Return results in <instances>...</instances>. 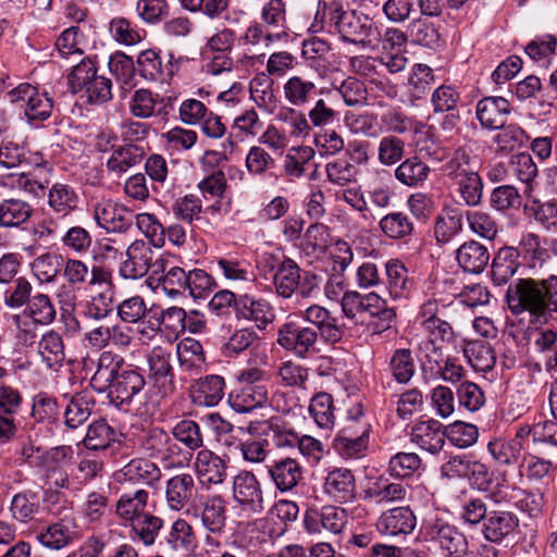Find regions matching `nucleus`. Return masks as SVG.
<instances>
[{"instance_id":"f257e3e1","label":"nucleus","mask_w":557,"mask_h":557,"mask_svg":"<svg viewBox=\"0 0 557 557\" xmlns=\"http://www.w3.org/2000/svg\"><path fill=\"white\" fill-rule=\"evenodd\" d=\"M521 267L513 246H503L492 259L491 281L495 286L507 285L505 302L512 315L528 314L531 324L547 323L557 315V275L513 278Z\"/></svg>"},{"instance_id":"f03ea898","label":"nucleus","mask_w":557,"mask_h":557,"mask_svg":"<svg viewBox=\"0 0 557 557\" xmlns=\"http://www.w3.org/2000/svg\"><path fill=\"white\" fill-rule=\"evenodd\" d=\"M90 386L99 394L107 393L110 403L123 408L145 388L146 380L140 370L126 364L121 355L106 350L98 358Z\"/></svg>"},{"instance_id":"7ed1b4c3","label":"nucleus","mask_w":557,"mask_h":557,"mask_svg":"<svg viewBox=\"0 0 557 557\" xmlns=\"http://www.w3.org/2000/svg\"><path fill=\"white\" fill-rule=\"evenodd\" d=\"M322 27L331 34H337L343 42L362 49H375L381 39L380 28L369 15L356 10H344L337 4L324 11Z\"/></svg>"},{"instance_id":"20e7f679","label":"nucleus","mask_w":557,"mask_h":557,"mask_svg":"<svg viewBox=\"0 0 557 557\" xmlns=\"http://www.w3.org/2000/svg\"><path fill=\"white\" fill-rule=\"evenodd\" d=\"M268 376L258 367L243 369L236 375V386L230 392L227 401L238 413H248L262 408L269 396Z\"/></svg>"},{"instance_id":"39448f33","label":"nucleus","mask_w":557,"mask_h":557,"mask_svg":"<svg viewBox=\"0 0 557 557\" xmlns=\"http://www.w3.org/2000/svg\"><path fill=\"white\" fill-rule=\"evenodd\" d=\"M445 172L463 205L468 207L481 205L484 183L478 170L474 169L470 154L465 149L459 148L454 152L445 164Z\"/></svg>"},{"instance_id":"423d86ee","label":"nucleus","mask_w":557,"mask_h":557,"mask_svg":"<svg viewBox=\"0 0 557 557\" xmlns=\"http://www.w3.org/2000/svg\"><path fill=\"white\" fill-rule=\"evenodd\" d=\"M151 385L147 392V400L141 413L153 414L160 401L175 391L174 370L171 364V352L161 346L153 347L147 356Z\"/></svg>"},{"instance_id":"0eeeda50","label":"nucleus","mask_w":557,"mask_h":557,"mask_svg":"<svg viewBox=\"0 0 557 557\" xmlns=\"http://www.w3.org/2000/svg\"><path fill=\"white\" fill-rule=\"evenodd\" d=\"M139 451L150 459H158L166 467L183 468L189 463L193 454L181 448L162 428L154 426L138 435Z\"/></svg>"},{"instance_id":"6e6552de","label":"nucleus","mask_w":557,"mask_h":557,"mask_svg":"<svg viewBox=\"0 0 557 557\" xmlns=\"http://www.w3.org/2000/svg\"><path fill=\"white\" fill-rule=\"evenodd\" d=\"M318 332L302 323L294 313L288 314L277 327L276 343L285 351L300 359H307L317 351Z\"/></svg>"},{"instance_id":"1a4fd4ad","label":"nucleus","mask_w":557,"mask_h":557,"mask_svg":"<svg viewBox=\"0 0 557 557\" xmlns=\"http://www.w3.org/2000/svg\"><path fill=\"white\" fill-rule=\"evenodd\" d=\"M422 532L425 541L437 545L450 557H463L468 552L466 535L444 519L428 520L423 524Z\"/></svg>"},{"instance_id":"9d476101","label":"nucleus","mask_w":557,"mask_h":557,"mask_svg":"<svg viewBox=\"0 0 557 557\" xmlns=\"http://www.w3.org/2000/svg\"><path fill=\"white\" fill-rule=\"evenodd\" d=\"M8 96L12 103H24V114L30 123L47 121L52 114V97L28 83H22L11 89Z\"/></svg>"},{"instance_id":"9b49d317","label":"nucleus","mask_w":557,"mask_h":557,"mask_svg":"<svg viewBox=\"0 0 557 557\" xmlns=\"http://www.w3.org/2000/svg\"><path fill=\"white\" fill-rule=\"evenodd\" d=\"M296 315L302 323L315 329L318 337H321L326 344H338L346 335L345 325L339 323L338 318L333 315L329 309L320 305H311Z\"/></svg>"},{"instance_id":"f8f14e48","label":"nucleus","mask_w":557,"mask_h":557,"mask_svg":"<svg viewBox=\"0 0 557 557\" xmlns=\"http://www.w3.org/2000/svg\"><path fill=\"white\" fill-rule=\"evenodd\" d=\"M72 446L61 445L47 450L42 456L46 484L63 490L72 488L69 469L73 466Z\"/></svg>"},{"instance_id":"ddd939ff","label":"nucleus","mask_w":557,"mask_h":557,"mask_svg":"<svg viewBox=\"0 0 557 557\" xmlns=\"http://www.w3.org/2000/svg\"><path fill=\"white\" fill-rule=\"evenodd\" d=\"M181 61L182 58L175 59L172 52L161 55L159 51L148 49L137 57V73L147 81H164L174 76Z\"/></svg>"},{"instance_id":"4468645a","label":"nucleus","mask_w":557,"mask_h":557,"mask_svg":"<svg viewBox=\"0 0 557 557\" xmlns=\"http://www.w3.org/2000/svg\"><path fill=\"white\" fill-rule=\"evenodd\" d=\"M233 497L243 510L260 513L264 509L261 483L250 471H240L233 479Z\"/></svg>"},{"instance_id":"2eb2a0df","label":"nucleus","mask_w":557,"mask_h":557,"mask_svg":"<svg viewBox=\"0 0 557 557\" xmlns=\"http://www.w3.org/2000/svg\"><path fill=\"white\" fill-rule=\"evenodd\" d=\"M97 224L111 233H125L133 226V213L111 199H102L94 206Z\"/></svg>"},{"instance_id":"dca6fc26","label":"nucleus","mask_w":557,"mask_h":557,"mask_svg":"<svg viewBox=\"0 0 557 557\" xmlns=\"http://www.w3.org/2000/svg\"><path fill=\"white\" fill-rule=\"evenodd\" d=\"M154 251L150 244L143 240H134L125 251V259L119 268L120 275L125 280H138L144 277L151 267V258Z\"/></svg>"},{"instance_id":"f3484780","label":"nucleus","mask_w":557,"mask_h":557,"mask_svg":"<svg viewBox=\"0 0 557 557\" xmlns=\"http://www.w3.org/2000/svg\"><path fill=\"white\" fill-rule=\"evenodd\" d=\"M275 310L271 302L250 294L239 295L236 319L253 323L259 331H264L275 320Z\"/></svg>"},{"instance_id":"a211bd4d","label":"nucleus","mask_w":557,"mask_h":557,"mask_svg":"<svg viewBox=\"0 0 557 557\" xmlns=\"http://www.w3.org/2000/svg\"><path fill=\"white\" fill-rule=\"evenodd\" d=\"M305 528L309 533H321L323 530L339 534L347 523V512L337 506H323L320 510L306 513Z\"/></svg>"},{"instance_id":"6ab92c4d","label":"nucleus","mask_w":557,"mask_h":557,"mask_svg":"<svg viewBox=\"0 0 557 557\" xmlns=\"http://www.w3.org/2000/svg\"><path fill=\"white\" fill-rule=\"evenodd\" d=\"M76 529L75 518H57L54 522L37 531L36 539L42 546L52 550H60L73 542Z\"/></svg>"},{"instance_id":"aec40b11","label":"nucleus","mask_w":557,"mask_h":557,"mask_svg":"<svg viewBox=\"0 0 557 557\" xmlns=\"http://www.w3.org/2000/svg\"><path fill=\"white\" fill-rule=\"evenodd\" d=\"M356 479L349 469L334 468L324 478L323 492L335 503L352 502L356 497Z\"/></svg>"},{"instance_id":"412c9836","label":"nucleus","mask_w":557,"mask_h":557,"mask_svg":"<svg viewBox=\"0 0 557 557\" xmlns=\"http://www.w3.org/2000/svg\"><path fill=\"white\" fill-rule=\"evenodd\" d=\"M225 387L223 376L209 374L195 381L189 388V395L196 406L215 407L225 396Z\"/></svg>"},{"instance_id":"4be33fe9","label":"nucleus","mask_w":557,"mask_h":557,"mask_svg":"<svg viewBox=\"0 0 557 557\" xmlns=\"http://www.w3.org/2000/svg\"><path fill=\"white\" fill-rule=\"evenodd\" d=\"M267 468L269 476L281 493L293 491L304 479V468L296 458L283 457Z\"/></svg>"},{"instance_id":"5701e85b","label":"nucleus","mask_w":557,"mask_h":557,"mask_svg":"<svg viewBox=\"0 0 557 557\" xmlns=\"http://www.w3.org/2000/svg\"><path fill=\"white\" fill-rule=\"evenodd\" d=\"M417 524V518L408 506L388 509L380 516L376 528L380 533L389 536L410 534Z\"/></svg>"},{"instance_id":"b1692460","label":"nucleus","mask_w":557,"mask_h":557,"mask_svg":"<svg viewBox=\"0 0 557 557\" xmlns=\"http://www.w3.org/2000/svg\"><path fill=\"white\" fill-rule=\"evenodd\" d=\"M446 428L434 419L416 423L410 432L411 442L430 454L442 450L446 440Z\"/></svg>"},{"instance_id":"393cba45","label":"nucleus","mask_w":557,"mask_h":557,"mask_svg":"<svg viewBox=\"0 0 557 557\" xmlns=\"http://www.w3.org/2000/svg\"><path fill=\"white\" fill-rule=\"evenodd\" d=\"M510 111V103L503 97H484L476 103V117L486 129L502 128Z\"/></svg>"},{"instance_id":"a878e982","label":"nucleus","mask_w":557,"mask_h":557,"mask_svg":"<svg viewBox=\"0 0 557 557\" xmlns=\"http://www.w3.org/2000/svg\"><path fill=\"white\" fill-rule=\"evenodd\" d=\"M285 100L297 108L305 107L324 94L317 83L302 76L293 75L283 85Z\"/></svg>"},{"instance_id":"bb28decb","label":"nucleus","mask_w":557,"mask_h":557,"mask_svg":"<svg viewBox=\"0 0 557 557\" xmlns=\"http://www.w3.org/2000/svg\"><path fill=\"white\" fill-rule=\"evenodd\" d=\"M194 467L199 480L207 484H221L227 475V463L209 449L197 453Z\"/></svg>"},{"instance_id":"cd10ccee","label":"nucleus","mask_w":557,"mask_h":557,"mask_svg":"<svg viewBox=\"0 0 557 557\" xmlns=\"http://www.w3.org/2000/svg\"><path fill=\"white\" fill-rule=\"evenodd\" d=\"M513 249L517 259L529 270L542 268L549 257L547 249L542 247L540 236L532 232L522 234Z\"/></svg>"},{"instance_id":"c85d7f7f","label":"nucleus","mask_w":557,"mask_h":557,"mask_svg":"<svg viewBox=\"0 0 557 557\" xmlns=\"http://www.w3.org/2000/svg\"><path fill=\"white\" fill-rule=\"evenodd\" d=\"M519 525V519L511 511L491 510L483 522V535L490 542H500Z\"/></svg>"},{"instance_id":"c756f323","label":"nucleus","mask_w":557,"mask_h":557,"mask_svg":"<svg viewBox=\"0 0 557 557\" xmlns=\"http://www.w3.org/2000/svg\"><path fill=\"white\" fill-rule=\"evenodd\" d=\"M456 259L463 271L480 274L488 264L491 256L485 245L470 239L457 249Z\"/></svg>"},{"instance_id":"7c9ffc66","label":"nucleus","mask_w":557,"mask_h":557,"mask_svg":"<svg viewBox=\"0 0 557 557\" xmlns=\"http://www.w3.org/2000/svg\"><path fill=\"white\" fill-rule=\"evenodd\" d=\"M37 352L48 369L57 370L65 360V345L62 335L50 329L37 342Z\"/></svg>"},{"instance_id":"2f4dec72","label":"nucleus","mask_w":557,"mask_h":557,"mask_svg":"<svg viewBox=\"0 0 557 557\" xmlns=\"http://www.w3.org/2000/svg\"><path fill=\"white\" fill-rule=\"evenodd\" d=\"M180 370L189 376L199 374L206 366L202 345L195 338H184L176 346Z\"/></svg>"},{"instance_id":"473e14b6","label":"nucleus","mask_w":557,"mask_h":557,"mask_svg":"<svg viewBox=\"0 0 557 557\" xmlns=\"http://www.w3.org/2000/svg\"><path fill=\"white\" fill-rule=\"evenodd\" d=\"M301 271L302 269L298 263L289 257H284L276 264L273 285L280 297L288 299L296 293Z\"/></svg>"},{"instance_id":"72a5a7b5","label":"nucleus","mask_w":557,"mask_h":557,"mask_svg":"<svg viewBox=\"0 0 557 557\" xmlns=\"http://www.w3.org/2000/svg\"><path fill=\"white\" fill-rule=\"evenodd\" d=\"M195 492L196 487L193 475L181 473L168 480L165 499L172 510L178 511L187 505Z\"/></svg>"},{"instance_id":"f704fd0d","label":"nucleus","mask_w":557,"mask_h":557,"mask_svg":"<svg viewBox=\"0 0 557 557\" xmlns=\"http://www.w3.org/2000/svg\"><path fill=\"white\" fill-rule=\"evenodd\" d=\"M79 202L78 194L69 184L54 183L48 191V207L59 218H66L74 212Z\"/></svg>"},{"instance_id":"c9c22d12","label":"nucleus","mask_w":557,"mask_h":557,"mask_svg":"<svg viewBox=\"0 0 557 557\" xmlns=\"http://www.w3.org/2000/svg\"><path fill=\"white\" fill-rule=\"evenodd\" d=\"M149 494L144 488L124 492L115 504V513L124 522L131 523L146 513Z\"/></svg>"},{"instance_id":"e433bc0d","label":"nucleus","mask_w":557,"mask_h":557,"mask_svg":"<svg viewBox=\"0 0 557 557\" xmlns=\"http://www.w3.org/2000/svg\"><path fill=\"white\" fill-rule=\"evenodd\" d=\"M34 213L33 206L21 198H5L0 201V227H22Z\"/></svg>"},{"instance_id":"4c0bfd02","label":"nucleus","mask_w":557,"mask_h":557,"mask_svg":"<svg viewBox=\"0 0 557 557\" xmlns=\"http://www.w3.org/2000/svg\"><path fill=\"white\" fill-rule=\"evenodd\" d=\"M366 315L375 319L373 322H367V324L373 333L381 334L392 327L396 319V311L388 307L379 295L369 293L367 294Z\"/></svg>"},{"instance_id":"58836bf2","label":"nucleus","mask_w":557,"mask_h":557,"mask_svg":"<svg viewBox=\"0 0 557 557\" xmlns=\"http://www.w3.org/2000/svg\"><path fill=\"white\" fill-rule=\"evenodd\" d=\"M202 527L211 534H222L226 527V502L220 495L207 497L200 513Z\"/></svg>"},{"instance_id":"ea45409f","label":"nucleus","mask_w":557,"mask_h":557,"mask_svg":"<svg viewBox=\"0 0 557 557\" xmlns=\"http://www.w3.org/2000/svg\"><path fill=\"white\" fill-rule=\"evenodd\" d=\"M121 472L125 480L140 482L151 487L162 478L159 466L148 458L132 459L121 469Z\"/></svg>"},{"instance_id":"a19ab883","label":"nucleus","mask_w":557,"mask_h":557,"mask_svg":"<svg viewBox=\"0 0 557 557\" xmlns=\"http://www.w3.org/2000/svg\"><path fill=\"white\" fill-rule=\"evenodd\" d=\"M146 151L141 145L127 144L113 149L106 166L109 172L121 175L131 168L139 164Z\"/></svg>"},{"instance_id":"79ce46f5","label":"nucleus","mask_w":557,"mask_h":557,"mask_svg":"<svg viewBox=\"0 0 557 557\" xmlns=\"http://www.w3.org/2000/svg\"><path fill=\"white\" fill-rule=\"evenodd\" d=\"M387 288L389 295L397 298H408L413 289V278L409 276L408 269L403 262L392 259L385 264Z\"/></svg>"},{"instance_id":"37998d69","label":"nucleus","mask_w":557,"mask_h":557,"mask_svg":"<svg viewBox=\"0 0 557 557\" xmlns=\"http://www.w3.org/2000/svg\"><path fill=\"white\" fill-rule=\"evenodd\" d=\"M172 211L178 220L195 227L201 228L209 224V220L202 215V201L197 195L187 194L178 197L172 206Z\"/></svg>"},{"instance_id":"c03bdc74","label":"nucleus","mask_w":557,"mask_h":557,"mask_svg":"<svg viewBox=\"0 0 557 557\" xmlns=\"http://www.w3.org/2000/svg\"><path fill=\"white\" fill-rule=\"evenodd\" d=\"M380 230L389 239L407 242L414 231V224L408 214L394 211L384 215L379 222Z\"/></svg>"},{"instance_id":"a18cd8bd","label":"nucleus","mask_w":557,"mask_h":557,"mask_svg":"<svg viewBox=\"0 0 557 557\" xmlns=\"http://www.w3.org/2000/svg\"><path fill=\"white\" fill-rule=\"evenodd\" d=\"M430 168L418 157L404 160L395 170L396 180L408 187H419L428 180Z\"/></svg>"},{"instance_id":"49530a36","label":"nucleus","mask_w":557,"mask_h":557,"mask_svg":"<svg viewBox=\"0 0 557 557\" xmlns=\"http://www.w3.org/2000/svg\"><path fill=\"white\" fill-rule=\"evenodd\" d=\"M33 292V284L25 276H20L7 284L2 294L3 305L10 310L24 309L32 300Z\"/></svg>"},{"instance_id":"de8ad7c7","label":"nucleus","mask_w":557,"mask_h":557,"mask_svg":"<svg viewBox=\"0 0 557 557\" xmlns=\"http://www.w3.org/2000/svg\"><path fill=\"white\" fill-rule=\"evenodd\" d=\"M465 356L475 371L486 372L494 368L496 356L490 344L483 341H470L463 348Z\"/></svg>"},{"instance_id":"09e8293b","label":"nucleus","mask_w":557,"mask_h":557,"mask_svg":"<svg viewBox=\"0 0 557 557\" xmlns=\"http://www.w3.org/2000/svg\"><path fill=\"white\" fill-rule=\"evenodd\" d=\"M332 95V90L324 89V94L320 95L309 110L308 117L313 127H324L339 121V112L333 106Z\"/></svg>"},{"instance_id":"8fccbe9b","label":"nucleus","mask_w":557,"mask_h":557,"mask_svg":"<svg viewBox=\"0 0 557 557\" xmlns=\"http://www.w3.org/2000/svg\"><path fill=\"white\" fill-rule=\"evenodd\" d=\"M12 517L21 522H28L40 510V497L30 490L20 492L12 497L10 507Z\"/></svg>"},{"instance_id":"3c124183","label":"nucleus","mask_w":557,"mask_h":557,"mask_svg":"<svg viewBox=\"0 0 557 557\" xmlns=\"http://www.w3.org/2000/svg\"><path fill=\"white\" fill-rule=\"evenodd\" d=\"M487 450L498 466L517 465L522 456V445L519 442L503 437L491 441Z\"/></svg>"},{"instance_id":"603ef678","label":"nucleus","mask_w":557,"mask_h":557,"mask_svg":"<svg viewBox=\"0 0 557 557\" xmlns=\"http://www.w3.org/2000/svg\"><path fill=\"white\" fill-rule=\"evenodd\" d=\"M34 322L42 326L52 324L57 319V309L52 299L44 293L33 295L29 304L23 309Z\"/></svg>"},{"instance_id":"864d4df0","label":"nucleus","mask_w":557,"mask_h":557,"mask_svg":"<svg viewBox=\"0 0 557 557\" xmlns=\"http://www.w3.org/2000/svg\"><path fill=\"white\" fill-rule=\"evenodd\" d=\"M30 416L38 423L52 424L57 422L60 416L57 398L47 392L34 395Z\"/></svg>"},{"instance_id":"5fc2aeb1","label":"nucleus","mask_w":557,"mask_h":557,"mask_svg":"<svg viewBox=\"0 0 557 557\" xmlns=\"http://www.w3.org/2000/svg\"><path fill=\"white\" fill-rule=\"evenodd\" d=\"M116 432L107 421L100 419L92 422L83 440L84 446L92 453L106 450L115 441Z\"/></svg>"},{"instance_id":"6e6d98bb","label":"nucleus","mask_w":557,"mask_h":557,"mask_svg":"<svg viewBox=\"0 0 557 557\" xmlns=\"http://www.w3.org/2000/svg\"><path fill=\"white\" fill-rule=\"evenodd\" d=\"M131 532L134 537L138 539L146 546L156 543L159 532L163 528V520L158 516L146 512L129 523Z\"/></svg>"},{"instance_id":"4d7b16f0","label":"nucleus","mask_w":557,"mask_h":557,"mask_svg":"<svg viewBox=\"0 0 557 557\" xmlns=\"http://www.w3.org/2000/svg\"><path fill=\"white\" fill-rule=\"evenodd\" d=\"M309 413L318 426L330 429L334 425V403L331 394L317 393L310 400Z\"/></svg>"},{"instance_id":"13d9d810","label":"nucleus","mask_w":557,"mask_h":557,"mask_svg":"<svg viewBox=\"0 0 557 557\" xmlns=\"http://www.w3.org/2000/svg\"><path fill=\"white\" fill-rule=\"evenodd\" d=\"M490 206L500 212L517 211L522 206V196L513 185H500L495 187L490 195Z\"/></svg>"},{"instance_id":"bf43d9fd","label":"nucleus","mask_w":557,"mask_h":557,"mask_svg":"<svg viewBox=\"0 0 557 557\" xmlns=\"http://www.w3.org/2000/svg\"><path fill=\"white\" fill-rule=\"evenodd\" d=\"M172 438L176 444L181 443L190 451L203 446V435L199 424L189 419L178 421L172 429Z\"/></svg>"},{"instance_id":"052dcab7","label":"nucleus","mask_w":557,"mask_h":557,"mask_svg":"<svg viewBox=\"0 0 557 557\" xmlns=\"http://www.w3.org/2000/svg\"><path fill=\"white\" fill-rule=\"evenodd\" d=\"M41 500L45 509L55 518H75L74 503L60 488L49 485L44 490Z\"/></svg>"},{"instance_id":"680f3d73","label":"nucleus","mask_w":557,"mask_h":557,"mask_svg":"<svg viewBox=\"0 0 557 557\" xmlns=\"http://www.w3.org/2000/svg\"><path fill=\"white\" fill-rule=\"evenodd\" d=\"M408 34L412 42L430 49H436L441 42L438 29L433 23L424 18L411 21L408 27Z\"/></svg>"},{"instance_id":"e2e57ef3","label":"nucleus","mask_w":557,"mask_h":557,"mask_svg":"<svg viewBox=\"0 0 557 557\" xmlns=\"http://www.w3.org/2000/svg\"><path fill=\"white\" fill-rule=\"evenodd\" d=\"M389 369L393 377L400 384H407L416 372L412 351L408 348L396 349L389 359Z\"/></svg>"},{"instance_id":"0e129e2a","label":"nucleus","mask_w":557,"mask_h":557,"mask_svg":"<svg viewBox=\"0 0 557 557\" xmlns=\"http://www.w3.org/2000/svg\"><path fill=\"white\" fill-rule=\"evenodd\" d=\"M298 435L289 423L280 418L269 420L268 436L276 448H295L298 443Z\"/></svg>"},{"instance_id":"69168bd1","label":"nucleus","mask_w":557,"mask_h":557,"mask_svg":"<svg viewBox=\"0 0 557 557\" xmlns=\"http://www.w3.org/2000/svg\"><path fill=\"white\" fill-rule=\"evenodd\" d=\"M524 209L530 212L533 219L546 231L557 232V200L552 199L542 202L537 199L533 200L530 206Z\"/></svg>"},{"instance_id":"338daca9","label":"nucleus","mask_w":557,"mask_h":557,"mask_svg":"<svg viewBox=\"0 0 557 557\" xmlns=\"http://www.w3.org/2000/svg\"><path fill=\"white\" fill-rule=\"evenodd\" d=\"M446 438L458 448H468L476 443L479 430L475 424L455 421L446 426Z\"/></svg>"},{"instance_id":"774afa93","label":"nucleus","mask_w":557,"mask_h":557,"mask_svg":"<svg viewBox=\"0 0 557 557\" xmlns=\"http://www.w3.org/2000/svg\"><path fill=\"white\" fill-rule=\"evenodd\" d=\"M557 48V37L552 34L536 36L534 39L529 41L524 47V52L534 62H542L546 65V62L552 58Z\"/></svg>"}]
</instances>
